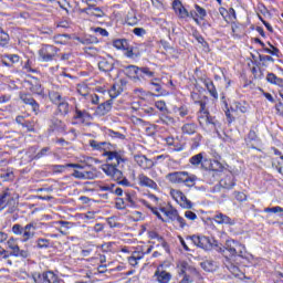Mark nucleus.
<instances>
[{"label": "nucleus", "mask_w": 283, "mask_h": 283, "mask_svg": "<svg viewBox=\"0 0 283 283\" xmlns=\"http://www.w3.org/2000/svg\"><path fill=\"white\" fill-rule=\"evenodd\" d=\"M160 83H163L160 78H154L150 81V85L155 87V92H157V94H160L163 92V87L160 86Z\"/></svg>", "instance_id": "nucleus-48"}, {"label": "nucleus", "mask_w": 283, "mask_h": 283, "mask_svg": "<svg viewBox=\"0 0 283 283\" xmlns=\"http://www.w3.org/2000/svg\"><path fill=\"white\" fill-rule=\"evenodd\" d=\"M160 123H163V125H174L176 123V119H174V117L169 115H161Z\"/></svg>", "instance_id": "nucleus-45"}, {"label": "nucleus", "mask_w": 283, "mask_h": 283, "mask_svg": "<svg viewBox=\"0 0 283 283\" xmlns=\"http://www.w3.org/2000/svg\"><path fill=\"white\" fill-rule=\"evenodd\" d=\"M205 107V103L200 102V111L198 113L199 125L211 130L217 129L218 120L216 117H211Z\"/></svg>", "instance_id": "nucleus-4"}, {"label": "nucleus", "mask_w": 283, "mask_h": 283, "mask_svg": "<svg viewBox=\"0 0 283 283\" xmlns=\"http://www.w3.org/2000/svg\"><path fill=\"white\" fill-rule=\"evenodd\" d=\"M139 202L142 205H144V207H147L148 209H150V211H153V213L163 222H165V219L163 218V212L160 210H157L156 208H154V206H151L149 203V201H147L146 199H140Z\"/></svg>", "instance_id": "nucleus-28"}, {"label": "nucleus", "mask_w": 283, "mask_h": 283, "mask_svg": "<svg viewBox=\"0 0 283 283\" xmlns=\"http://www.w3.org/2000/svg\"><path fill=\"white\" fill-rule=\"evenodd\" d=\"M49 98L55 105H59V103L63 101V96H61V94L56 91L49 92Z\"/></svg>", "instance_id": "nucleus-40"}, {"label": "nucleus", "mask_w": 283, "mask_h": 283, "mask_svg": "<svg viewBox=\"0 0 283 283\" xmlns=\"http://www.w3.org/2000/svg\"><path fill=\"white\" fill-rule=\"evenodd\" d=\"M213 220L217 224H228L230 227H233V224H235V222L233 221V219H231L229 216L222 213V212H217L213 216Z\"/></svg>", "instance_id": "nucleus-15"}, {"label": "nucleus", "mask_w": 283, "mask_h": 283, "mask_svg": "<svg viewBox=\"0 0 283 283\" xmlns=\"http://www.w3.org/2000/svg\"><path fill=\"white\" fill-rule=\"evenodd\" d=\"M12 200V196L9 192H3L0 195V211H3L6 207L10 205Z\"/></svg>", "instance_id": "nucleus-29"}, {"label": "nucleus", "mask_w": 283, "mask_h": 283, "mask_svg": "<svg viewBox=\"0 0 283 283\" xmlns=\"http://www.w3.org/2000/svg\"><path fill=\"white\" fill-rule=\"evenodd\" d=\"M98 69L102 72H112V70H114V59H102L98 62Z\"/></svg>", "instance_id": "nucleus-21"}, {"label": "nucleus", "mask_w": 283, "mask_h": 283, "mask_svg": "<svg viewBox=\"0 0 283 283\" xmlns=\"http://www.w3.org/2000/svg\"><path fill=\"white\" fill-rule=\"evenodd\" d=\"M46 283H64L63 280L59 277L54 272L46 271L45 272Z\"/></svg>", "instance_id": "nucleus-33"}, {"label": "nucleus", "mask_w": 283, "mask_h": 283, "mask_svg": "<svg viewBox=\"0 0 283 283\" xmlns=\"http://www.w3.org/2000/svg\"><path fill=\"white\" fill-rule=\"evenodd\" d=\"M189 163L193 167L201 166L202 169H209L210 174H213V171H222V164H220V161L214 160L213 163H209V160L205 158V155L202 153L193 155L189 159Z\"/></svg>", "instance_id": "nucleus-3"}, {"label": "nucleus", "mask_w": 283, "mask_h": 283, "mask_svg": "<svg viewBox=\"0 0 283 283\" xmlns=\"http://www.w3.org/2000/svg\"><path fill=\"white\" fill-rule=\"evenodd\" d=\"M234 198L239 202H244V200H247V195L244 192L234 191Z\"/></svg>", "instance_id": "nucleus-61"}, {"label": "nucleus", "mask_w": 283, "mask_h": 283, "mask_svg": "<svg viewBox=\"0 0 283 283\" xmlns=\"http://www.w3.org/2000/svg\"><path fill=\"white\" fill-rule=\"evenodd\" d=\"M94 178H98L96 170L84 171V180H94Z\"/></svg>", "instance_id": "nucleus-49"}, {"label": "nucleus", "mask_w": 283, "mask_h": 283, "mask_svg": "<svg viewBox=\"0 0 283 283\" xmlns=\"http://www.w3.org/2000/svg\"><path fill=\"white\" fill-rule=\"evenodd\" d=\"M108 136H111V138H119V140H125V135L112 129L108 130Z\"/></svg>", "instance_id": "nucleus-60"}, {"label": "nucleus", "mask_w": 283, "mask_h": 283, "mask_svg": "<svg viewBox=\"0 0 283 283\" xmlns=\"http://www.w3.org/2000/svg\"><path fill=\"white\" fill-rule=\"evenodd\" d=\"M137 180H138L139 187H147L148 189H158V184H156V181H154L151 178H149L144 172H140L137 176Z\"/></svg>", "instance_id": "nucleus-10"}, {"label": "nucleus", "mask_w": 283, "mask_h": 283, "mask_svg": "<svg viewBox=\"0 0 283 283\" xmlns=\"http://www.w3.org/2000/svg\"><path fill=\"white\" fill-rule=\"evenodd\" d=\"M36 244H38V249H49L50 240L49 239H38Z\"/></svg>", "instance_id": "nucleus-51"}, {"label": "nucleus", "mask_w": 283, "mask_h": 283, "mask_svg": "<svg viewBox=\"0 0 283 283\" xmlns=\"http://www.w3.org/2000/svg\"><path fill=\"white\" fill-rule=\"evenodd\" d=\"M268 45L269 46H266V44L264 45L263 52L271 54L272 56H277L280 54V49L275 48L271 42H269Z\"/></svg>", "instance_id": "nucleus-38"}, {"label": "nucleus", "mask_w": 283, "mask_h": 283, "mask_svg": "<svg viewBox=\"0 0 283 283\" xmlns=\"http://www.w3.org/2000/svg\"><path fill=\"white\" fill-rule=\"evenodd\" d=\"M187 176V171H175L169 172L166 178L169 180V182H172L174 185H182L185 182V178Z\"/></svg>", "instance_id": "nucleus-11"}, {"label": "nucleus", "mask_w": 283, "mask_h": 283, "mask_svg": "<svg viewBox=\"0 0 283 283\" xmlns=\"http://www.w3.org/2000/svg\"><path fill=\"white\" fill-rule=\"evenodd\" d=\"M182 209H191L193 207V203H191V200L187 199V196L185 193L180 197L179 201H177Z\"/></svg>", "instance_id": "nucleus-39"}, {"label": "nucleus", "mask_w": 283, "mask_h": 283, "mask_svg": "<svg viewBox=\"0 0 283 283\" xmlns=\"http://www.w3.org/2000/svg\"><path fill=\"white\" fill-rule=\"evenodd\" d=\"M67 167H72L73 169H84L83 165L80 164H66V165H53L51 166V170L53 174H63Z\"/></svg>", "instance_id": "nucleus-16"}, {"label": "nucleus", "mask_w": 283, "mask_h": 283, "mask_svg": "<svg viewBox=\"0 0 283 283\" xmlns=\"http://www.w3.org/2000/svg\"><path fill=\"white\" fill-rule=\"evenodd\" d=\"M83 12H86L88 17H97L98 19L105 17V12L99 7L88 6V8L84 9Z\"/></svg>", "instance_id": "nucleus-22"}, {"label": "nucleus", "mask_w": 283, "mask_h": 283, "mask_svg": "<svg viewBox=\"0 0 283 283\" xmlns=\"http://www.w3.org/2000/svg\"><path fill=\"white\" fill-rule=\"evenodd\" d=\"M139 74L148 76V78H154L155 74L154 71L149 70V67H140Z\"/></svg>", "instance_id": "nucleus-50"}, {"label": "nucleus", "mask_w": 283, "mask_h": 283, "mask_svg": "<svg viewBox=\"0 0 283 283\" xmlns=\"http://www.w3.org/2000/svg\"><path fill=\"white\" fill-rule=\"evenodd\" d=\"M213 245L216 251L222 253L223 255H227V253H229L231 258L238 256L243 258V260H253V254L247 252V247L233 239H228L224 245L218 243V241H214Z\"/></svg>", "instance_id": "nucleus-2"}, {"label": "nucleus", "mask_w": 283, "mask_h": 283, "mask_svg": "<svg viewBox=\"0 0 283 283\" xmlns=\"http://www.w3.org/2000/svg\"><path fill=\"white\" fill-rule=\"evenodd\" d=\"M10 42V35L3 31L2 28H0V45L2 48H6V45H8V43Z\"/></svg>", "instance_id": "nucleus-41"}, {"label": "nucleus", "mask_w": 283, "mask_h": 283, "mask_svg": "<svg viewBox=\"0 0 283 283\" xmlns=\"http://www.w3.org/2000/svg\"><path fill=\"white\" fill-rule=\"evenodd\" d=\"M265 213H282L283 208L280 206L273 207V208H265L264 209Z\"/></svg>", "instance_id": "nucleus-59"}, {"label": "nucleus", "mask_w": 283, "mask_h": 283, "mask_svg": "<svg viewBox=\"0 0 283 283\" xmlns=\"http://www.w3.org/2000/svg\"><path fill=\"white\" fill-rule=\"evenodd\" d=\"M219 185L223 189H231L232 187H235V176H233V172L228 171L224 177L221 178Z\"/></svg>", "instance_id": "nucleus-12"}, {"label": "nucleus", "mask_w": 283, "mask_h": 283, "mask_svg": "<svg viewBox=\"0 0 283 283\" xmlns=\"http://www.w3.org/2000/svg\"><path fill=\"white\" fill-rule=\"evenodd\" d=\"M112 112V99H108L97 106L96 114L98 116H105L106 114H109Z\"/></svg>", "instance_id": "nucleus-23"}, {"label": "nucleus", "mask_w": 283, "mask_h": 283, "mask_svg": "<svg viewBox=\"0 0 283 283\" xmlns=\"http://www.w3.org/2000/svg\"><path fill=\"white\" fill-rule=\"evenodd\" d=\"M8 249H10L11 255H14V258H19V243H17V239L10 238L7 241Z\"/></svg>", "instance_id": "nucleus-27"}, {"label": "nucleus", "mask_w": 283, "mask_h": 283, "mask_svg": "<svg viewBox=\"0 0 283 283\" xmlns=\"http://www.w3.org/2000/svg\"><path fill=\"white\" fill-rule=\"evenodd\" d=\"M20 99L25 104L32 107V111L36 114L39 112V103L31 97L30 94L21 93Z\"/></svg>", "instance_id": "nucleus-17"}, {"label": "nucleus", "mask_w": 283, "mask_h": 283, "mask_svg": "<svg viewBox=\"0 0 283 283\" xmlns=\"http://www.w3.org/2000/svg\"><path fill=\"white\" fill-rule=\"evenodd\" d=\"M224 266L228 269V271H230V273H232V275H234V277H242V272L240 271V268H238V265L233 264L231 262V259L226 256L224 260Z\"/></svg>", "instance_id": "nucleus-20"}, {"label": "nucleus", "mask_w": 283, "mask_h": 283, "mask_svg": "<svg viewBox=\"0 0 283 283\" xmlns=\"http://www.w3.org/2000/svg\"><path fill=\"white\" fill-rule=\"evenodd\" d=\"M195 9L197 11V17L199 19H205L207 17V10H205L203 8H201L200 6L196 4Z\"/></svg>", "instance_id": "nucleus-53"}, {"label": "nucleus", "mask_w": 283, "mask_h": 283, "mask_svg": "<svg viewBox=\"0 0 283 283\" xmlns=\"http://www.w3.org/2000/svg\"><path fill=\"white\" fill-rule=\"evenodd\" d=\"M59 56V49L54 45L45 44L39 50L40 61L44 63H50V61H54Z\"/></svg>", "instance_id": "nucleus-5"}, {"label": "nucleus", "mask_w": 283, "mask_h": 283, "mask_svg": "<svg viewBox=\"0 0 283 283\" xmlns=\"http://www.w3.org/2000/svg\"><path fill=\"white\" fill-rule=\"evenodd\" d=\"M57 109L62 116H67L70 113V104L62 99V102L57 103Z\"/></svg>", "instance_id": "nucleus-36"}, {"label": "nucleus", "mask_w": 283, "mask_h": 283, "mask_svg": "<svg viewBox=\"0 0 283 283\" xmlns=\"http://www.w3.org/2000/svg\"><path fill=\"white\" fill-rule=\"evenodd\" d=\"M259 61L262 63L263 67H266L269 64L268 63H275V59L271 55H259Z\"/></svg>", "instance_id": "nucleus-42"}, {"label": "nucleus", "mask_w": 283, "mask_h": 283, "mask_svg": "<svg viewBox=\"0 0 283 283\" xmlns=\"http://www.w3.org/2000/svg\"><path fill=\"white\" fill-rule=\"evenodd\" d=\"M32 279L34 283H46L45 272L43 273L35 272L32 274Z\"/></svg>", "instance_id": "nucleus-43"}, {"label": "nucleus", "mask_w": 283, "mask_h": 283, "mask_svg": "<svg viewBox=\"0 0 283 283\" xmlns=\"http://www.w3.org/2000/svg\"><path fill=\"white\" fill-rule=\"evenodd\" d=\"M12 233H14V235H23V227H21L19 223L13 224Z\"/></svg>", "instance_id": "nucleus-58"}, {"label": "nucleus", "mask_w": 283, "mask_h": 283, "mask_svg": "<svg viewBox=\"0 0 283 283\" xmlns=\"http://www.w3.org/2000/svg\"><path fill=\"white\" fill-rule=\"evenodd\" d=\"M107 157V164L102 167V170L106 176H109L112 180H115L117 185H120L122 187H132V182H129V179L123 176V171L118 170V165H123L125 163V158L123 157V154L118 151H112V149L106 155Z\"/></svg>", "instance_id": "nucleus-1"}, {"label": "nucleus", "mask_w": 283, "mask_h": 283, "mask_svg": "<svg viewBox=\"0 0 283 283\" xmlns=\"http://www.w3.org/2000/svg\"><path fill=\"white\" fill-rule=\"evenodd\" d=\"M201 269H203V271H207L208 273H213V271H216V263H213V261H203L200 263Z\"/></svg>", "instance_id": "nucleus-37"}, {"label": "nucleus", "mask_w": 283, "mask_h": 283, "mask_svg": "<svg viewBox=\"0 0 283 283\" xmlns=\"http://www.w3.org/2000/svg\"><path fill=\"white\" fill-rule=\"evenodd\" d=\"M185 218H187L188 220H197L198 219V214H196L193 211L187 210L185 212Z\"/></svg>", "instance_id": "nucleus-63"}, {"label": "nucleus", "mask_w": 283, "mask_h": 283, "mask_svg": "<svg viewBox=\"0 0 283 283\" xmlns=\"http://www.w3.org/2000/svg\"><path fill=\"white\" fill-rule=\"evenodd\" d=\"M19 61H21V57L18 54H6L2 63L7 67H12L15 63H19Z\"/></svg>", "instance_id": "nucleus-24"}, {"label": "nucleus", "mask_w": 283, "mask_h": 283, "mask_svg": "<svg viewBox=\"0 0 283 283\" xmlns=\"http://www.w3.org/2000/svg\"><path fill=\"white\" fill-rule=\"evenodd\" d=\"M197 129L198 125H196L195 123H188L181 127L182 134H187L188 136L193 135L197 132Z\"/></svg>", "instance_id": "nucleus-31"}, {"label": "nucleus", "mask_w": 283, "mask_h": 283, "mask_svg": "<svg viewBox=\"0 0 283 283\" xmlns=\"http://www.w3.org/2000/svg\"><path fill=\"white\" fill-rule=\"evenodd\" d=\"M179 116H181V118H185V116H187V114H189V108H187V106H181L177 109Z\"/></svg>", "instance_id": "nucleus-64"}, {"label": "nucleus", "mask_w": 283, "mask_h": 283, "mask_svg": "<svg viewBox=\"0 0 283 283\" xmlns=\"http://www.w3.org/2000/svg\"><path fill=\"white\" fill-rule=\"evenodd\" d=\"M197 180H198V177L196 175H189V172H186L184 184L186 185V187H195Z\"/></svg>", "instance_id": "nucleus-35"}, {"label": "nucleus", "mask_w": 283, "mask_h": 283, "mask_svg": "<svg viewBox=\"0 0 283 283\" xmlns=\"http://www.w3.org/2000/svg\"><path fill=\"white\" fill-rule=\"evenodd\" d=\"M113 45L117 50H126L127 49V40H115L113 42Z\"/></svg>", "instance_id": "nucleus-46"}, {"label": "nucleus", "mask_w": 283, "mask_h": 283, "mask_svg": "<svg viewBox=\"0 0 283 283\" xmlns=\"http://www.w3.org/2000/svg\"><path fill=\"white\" fill-rule=\"evenodd\" d=\"M74 118L76 120H80V123H85L86 125H88L90 120H92V115L87 111H81L76 108Z\"/></svg>", "instance_id": "nucleus-19"}, {"label": "nucleus", "mask_w": 283, "mask_h": 283, "mask_svg": "<svg viewBox=\"0 0 283 283\" xmlns=\"http://www.w3.org/2000/svg\"><path fill=\"white\" fill-rule=\"evenodd\" d=\"M93 32H95V34H98L99 36H109V32H107V30L103 29V28H92Z\"/></svg>", "instance_id": "nucleus-55"}, {"label": "nucleus", "mask_w": 283, "mask_h": 283, "mask_svg": "<svg viewBox=\"0 0 283 283\" xmlns=\"http://www.w3.org/2000/svg\"><path fill=\"white\" fill-rule=\"evenodd\" d=\"M90 145L94 151H99L103 156H107L108 151L112 149V144L107 142L91 140Z\"/></svg>", "instance_id": "nucleus-9"}, {"label": "nucleus", "mask_w": 283, "mask_h": 283, "mask_svg": "<svg viewBox=\"0 0 283 283\" xmlns=\"http://www.w3.org/2000/svg\"><path fill=\"white\" fill-rule=\"evenodd\" d=\"M155 106L157 107V109H159V112L167 111V104L165 102H163V101L156 102Z\"/></svg>", "instance_id": "nucleus-62"}, {"label": "nucleus", "mask_w": 283, "mask_h": 283, "mask_svg": "<svg viewBox=\"0 0 283 283\" xmlns=\"http://www.w3.org/2000/svg\"><path fill=\"white\" fill-rule=\"evenodd\" d=\"M155 277H156L157 282H159V283L171 282V273H169L167 271L157 270L155 272Z\"/></svg>", "instance_id": "nucleus-25"}, {"label": "nucleus", "mask_w": 283, "mask_h": 283, "mask_svg": "<svg viewBox=\"0 0 283 283\" xmlns=\"http://www.w3.org/2000/svg\"><path fill=\"white\" fill-rule=\"evenodd\" d=\"M97 187H98L99 191H108L109 193H114V189H116V185L103 184V181H98Z\"/></svg>", "instance_id": "nucleus-34"}, {"label": "nucleus", "mask_w": 283, "mask_h": 283, "mask_svg": "<svg viewBox=\"0 0 283 283\" xmlns=\"http://www.w3.org/2000/svg\"><path fill=\"white\" fill-rule=\"evenodd\" d=\"M189 240H191L195 247H199V249H209V247L216 249V241L211 243V240L207 237L192 235Z\"/></svg>", "instance_id": "nucleus-7"}, {"label": "nucleus", "mask_w": 283, "mask_h": 283, "mask_svg": "<svg viewBox=\"0 0 283 283\" xmlns=\"http://www.w3.org/2000/svg\"><path fill=\"white\" fill-rule=\"evenodd\" d=\"M36 231V223L30 222L23 228L22 232V242H28V240H32L34 238V233Z\"/></svg>", "instance_id": "nucleus-13"}, {"label": "nucleus", "mask_w": 283, "mask_h": 283, "mask_svg": "<svg viewBox=\"0 0 283 283\" xmlns=\"http://www.w3.org/2000/svg\"><path fill=\"white\" fill-rule=\"evenodd\" d=\"M182 191L177 190V189H170V196L171 198H174L177 202H179L181 196H182Z\"/></svg>", "instance_id": "nucleus-56"}, {"label": "nucleus", "mask_w": 283, "mask_h": 283, "mask_svg": "<svg viewBox=\"0 0 283 283\" xmlns=\"http://www.w3.org/2000/svg\"><path fill=\"white\" fill-rule=\"evenodd\" d=\"M174 222H177V224L180 227V229H185V227H187V223L185 222V218L178 216V212L175 217Z\"/></svg>", "instance_id": "nucleus-57"}, {"label": "nucleus", "mask_w": 283, "mask_h": 283, "mask_svg": "<svg viewBox=\"0 0 283 283\" xmlns=\"http://www.w3.org/2000/svg\"><path fill=\"white\" fill-rule=\"evenodd\" d=\"M179 275H192V277H200V273L196 268L189 265L188 262L181 261L178 264Z\"/></svg>", "instance_id": "nucleus-8"}, {"label": "nucleus", "mask_w": 283, "mask_h": 283, "mask_svg": "<svg viewBox=\"0 0 283 283\" xmlns=\"http://www.w3.org/2000/svg\"><path fill=\"white\" fill-rule=\"evenodd\" d=\"M134 160L140 169H144V171H147L148 169H151L153 167H156V161L153 159L147 158L145 155H135Z\"/></svg>", "instance_id": "nucleus-6"}, {"label": "nucleus", "mask_w": 283, "mask_h": 283, "mask_svg": "<svg viewBox=\"0 0 283 283\" xmlns=\"http://www.w3.org/2000/svg\"><path fill=\"white\" fill-rule=\"evenodd\" d=\"M48 154H50V147H44L32 158V160H40V158H44Z\"/></svg>", "instance_id": "nucleus-47"}, {"label": "nucleus", "mask_w": 283, "mask_h": 283, "mask_svg": "<svg viewBox=\"0 0 283 283\" xmlns=\"http://www.w3.org/2000/svg\"><path fill=\"white\" fill-rule=\"evenodd\" d=\"M126 74L130 78H134V81H140V78H144V75L140 74V67L136 65H129L126 67Z\"/></svg>", "instance_id": "nucleus-18"}, {"label": "nucleus", "mask_w": 283, "mask_h": 283, "mask_svg": "<svg viewBox=\"0 0 283 283\" xmlns=\"http://www.w3.org/2000/svg\"><path fill=\"white\" fill-rule=\"evenodd\" d=\"M266 81L271 85H276L277 87H283V78L279 77L274 73H268L266 74Z\"/></svg>", "instance_id": "nucleus-26"}, {"label": "nucleus", "mask_w": 283, "mask_h": 283, "mask_svg": "<svg viewBox=\"0 0 283 283\" xmlns=\"http://www.w3.org/2000/svg\"><path fill=\"white\" fill-rule=\"evenodd\" d=\"M107 94L109 95L111 98H116L117 96L120 95V86L114 84L111 90L107 91Z\"/></svg>", "instance_id": "nucleus-44"}, {"label": "nucleus", "mask_w": 283, "mask_h": 283, "mask_svg": "<svg viewBox=\"0 0 283 283\" xmlns=\"http://www.w3.org/2000/svg\"><path fill=\"white\" fill-rule=\"evenodd\" d=\"M160 211H161L163 216L168 218V220L175 221L176 216H178V210H176L174 208H160Z\"/></svg>", "instance_id": "nucleus-30"}, {"label": "nucleus", "mask_w": 283, "mask_h": 283, "mask_svg": "<svg viewBox=\"0 0 283 283\" xmlns=\"http://www.w3.org/2000/svg\"><path fill=\"white\" fill-rule=\"evenodd\" d=\"M172 8L179 19H189V11L182 6V2L175 0L172 2Z\"/></svg>", "instance_id": "nucleus-14"}, {"label": "nucleus", "mask_w": 283, "mask_h": 283, "mask_svg": "<svg viewBox=\"0 0 283 283\" xmlns=\"http://www.w3.org/2000/svg\"><path fill=\"white\" fill-rule=\"evenodd\" d=\"M205 86L208 90L210 96H212V98L218 99V91L216 90V85L213 84V82L210 80H206Z\"/></svg>", "instance_id": "nucleus-32"}, {"label": "nucleus", "mask_w": 283, "mask_h": 283, "mask_svg": "<svg viewBox=\"0 0 283 283\" xmlns=\"http://www.w3.org/2000/svg\"><path fill=\"white\" fill-rule=\"evenodd\" d=\"M77 92L81 96H88L90 88L85 84H81L77 86Z\"/></svg>", "instance_id": "nucleus-52"}, {"label": "nucleus", "mask_w": 283, "mask_h": 283, "mask_svg": "<svg viewBox=\"0 0 283 283\" xmlns=\"http://www.w3.org/2000/svg\"><path fill=\"white\" fill-rule=\"evenodd\" d=\"M200 276H193L191 274H184L182 280L179 283H191L193 280H199Z\"/></svg>", "instance_id": "nucleus-54"}]
</instances>
